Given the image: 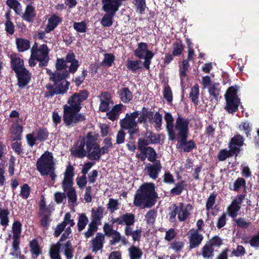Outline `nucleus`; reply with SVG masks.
Returning <instances> with one entry per match:
<instances>
[{"label": "nucleus", "mask_w": 259, "mask_h": 259, "mask_svg": "<svg viewBox=\"0 0 259 259\" xmlns=\"http://www.w3.org/2000/svg\"><path fill=\"white\" fill-rule=\"evenodd\" d=\"M138 12L142 13L146 9L145 0H136L135 4Z\"/></svg>", "instance_id": "obj_53"}, {"label": "nucleus", "mask_w": 259, "mask_h": 259, "mask_svg": "<svg viewBox=\"0 0 259 259\" xmlns=\"http://www.w3.org/2000/svg\"><path fill=\"white\" fill-rule=\"evenodd\" d=\"M114 59L115 57L113 55L108 53L105 54L101 65L104 67H110L113 63Z\"/></svg>", "instance_id": "obj_44"}, {"label": "nucleus", "mask_w": 259, "mask_h": 259, "mask_svg": "<svg viewBox=\"0 0 259 259\" xmlns=\"http://www.w3.org/2000/svg\"><path fill=\"white\" fill-rule=\"evenodd\" d=\"M64 254L67 259H71L72 258L71 245L69 242H67L65 245Z\"/></svg>", "instance_id": "obj_59"}, {"label": "nucleus", "mask_w": 259, "mask_h": 259, "mask_svg": "<svg viewBox=\"0 0 259 259\" xmlns=\"http://www.w3.org/2000/svg\"><path fill=\"white\" fill-rule=\"evenodd\" d=\"M238 90L237 86H232L227 90L225 95L226 100L225 108L230 113L236 112L240 103V100L237 94Z\"/></svg>", "instance_id": "obj_8"}, {"label": "nucleus", "mask_w": 259, "mask_h": 259, "mask_svg": "<svg viewBox=\"0 0 259 259\" xmlns=\"http://www.w3.org/2000/svg\"><path fill=\"white\" fill-rule=\"evenodd\" d=\"M36 169L41 176H48L52 181H55V162L52 153L46 151L37 159Z\"/></svg>", "instance_id": "obj_4"}, {"label": "nucleus", "mask_w": 259, "mask_h": 259, "mask_svg": "<svg viewBox=\"0 0 259 259\" xmlns=\"http://www.w3.org/2000/svg\"><path fill=\"white\" fill-rule=\"evenodd\" d=\"M36 139L40 141H44L47 139L48 137V133L45 130H39L36 135Z\"/></svg>", "instance_id": "obj_63"}, {"label": "nucleus", "mask_w": 259, "mask_h": 259, "mask_svg": "<svg viewBox=\"0 0 259 259\" xmlns=\"http://www.w3.org/2000/svg\"><path fill=\"white\" fill-rule=\"evenodd\" d=\"M187 138L188 136L185 138L184 137L179 138L177 146L178 148L183 149L185 152H190L194 148L195 144L191 140L187 142Z\"/></svg>", "instance_id": "obj_22"}, {"label": "nucleus", "mask_w": 259, "mask_h": 259, "mask_svg": "<svg viewBox=\"0 0 259 259\" xmlns=\"http://www.w3.org/2000/svg\"><path fill=\"white\" fill-rule=\"evenodd\" d=\"M243 138L240 135L234 136L229 144V148L233 154H238L240 151V147L243 145Z\"/></svg>", "instance_id": "obj_21"}, {"label": "nucleus", "mask_w": 259, "mask_h": 259, "mask_svg": "<svg viewBox=\"0 0 259 259\" xmlns=\"http://www.w3.org/2000/svg\"><path fill=\"white\" fill-rule=\"evenodd\" d=\"M156 197L154 184L146 183L137 190L135 195L134 204L142 208L150 207L155 204Z\"/></svg>", "instance_id": "obj_3"}, {"label": "nucleus", "mask_w": 259, "mask_h": 259, "mask_svg": "<svg viewBox=\"0 0 259 259\" xmlns=\"http://www.w3.org/2000/svg\"><path fill=\"white\" fill-rule=\"evenodd\" d=\"M188 120L184 118L179 116L176 121V126L175 127V132H178V138H186L188 136Z\"/></svg>", "instance_id": "obj_12"}, {"label": "nucleus", "mask_w": 259, "mask_h": 259, "mask_svg": "<svg viewBox=\"0 0 259 259\" xmlns=\"http://www.w3.org/2000/svg\"><path fill=\"white\" fill-rule=\"evenodd\" d=\"M102 3L105 12L115 14L121 5V0H102Z\"/></svg>", "instance_id": "obj_19"}, {"label": "nucleus", "mask_w": 259, "mask_h": 259, "mask_svg": "<svg viewBox=\"0 0 259 259\" xmlns=\"http://www.w3.org/2000/svg\"><path fill=\"white\" fill-rule=\"evenodd\" d=\"M138 121L139 123H143L145 124L148 119H150L152 116V113L150 111H148L144 107L142 110L138 112Z\"/></svg>", "instance_id": "obj_32"}, {"label": "nucleus", "mask_w": 259, "mask_h": 259, "mask_svg": "<svg viewBox=\"0 0 259 259\" xmlns=\"http://www.w3.org/2000/svg\"><path fill=\"white\" fill-rule=\"evenodd\" d=\"M30 193L29 187L27 184L23 185L21 187L20 195L22 198L26 199L29 196Z\"/></svg>", "instance_id": "obj_61"}, {"label": "nucleus", "mask_w": 259, "mask_h": 259, "mask_svg": "<svg viewBox=\"0 0 259 259\" xmlns=\"http://www.w3.org/2000/svg\"><path fill=\"white\" fill-rule=\"evenodd\" d=\"M164 98L168 102H171L172 100V93L169 87L164 88L163 92Z\"/></svg>", "instance_id": "obj_58"}, {"label": "nucleus", "mask_w": 259, "mask_h": 259, "mask_svg": "<svg viewBox=\"0 0 259 259\" xmlns=\"http://www.w3.org/2000/svg\"><path fill=\"white\" fill-rule=\"evenodd\" d=\"M19 244L20 241H13L12 248L10 250V255L16 258H18L21 254Z\"/></svg>", "instance_id": "obj_40"}, {"label": "nucleus", "mask_w": 259, "mask_h": 259, "mask_svg": "<svg viewBox=\"0 0 259 259\" xmlns=\"http://www.w3.org/2000/svg\"><path fill=\"white\" fill-rule=\"evenodd\" d=\"M74 176V168L69 164L67 166L64 172L62 187L68 198L69 202L72 204L75 203L77 200L76 191L73 187Z\"/></svg>", "instance_id": "obj_5"}, {"label": "nucleus", "mask_w": 259, "mask_h": 259, "mask_svg": "<svg viewBox=\"0 0 259 259\" xmlns=\"http://www.w3.org/2000/svg\"><path fill=\"white\" fill-rule=\"evenodd\" d=\"M250 245L256 249L259 248V233L253 236L249 240Z\"/></svg>", "instance_id": "obj_64"}, {"label": "nucleus", "mask_w": 259, "mask_h": 259, "mask_svg": "<svg viewBox=\"0 0 259 259\" xmlns=\"http://www.w3.org/2000/svg\"><path fill=\"white\" fill-rule=\"evenodd\" d=\"M134 55L139 59H144V66L147 69H149L151 60L153 57L154 54L148 50V45L146 43H139L137 48L134 51Z\"/></svg>", "instance_id": "obj_10"}, {"label": "nucleus", "mask_w": 259, "mask_h": 259, "mask_svg": "<svg viewBox=\"0 0 259 259\" xmlns=\"http://www.w3.org/2000/svg\"><path fill=\"white\" fill-rule=\"evenodd\" d=\"M156 212L153 209L149 210L145 215V220L147 223L153 224L155 221Z\"/></svg>", "instance_id": "obj_49"}, {"label": "nucleus", "mask_w": 259, "mask_h": 259, "mask_svg": "<svg viewBox=\"0 0 259 259\" xmlns=\"http://www.w3.org/2000/svg\"><path fill=\"white\" fill-rule=\"evenodd\" d=\"M73 28L78 32L82 33L85 31L86 24L84 22H75Z\"/></svg>", "instance_id": "obj_52"}, {"label": "nucleus", "mask_w": 259, "mask_h": 259, "mask_svg": "<svg viewBox=\"0 0 259 259\" xmlns=\"http://www.w3.org/2000/svg\"><path fill=\"white\" fill-rule=\"evenodd\" d=\"M17 48L20 52H24L29 48V41L23 38H17L16 39Z\"/></svg>", "instance_id": "obj_42"}, {"label": "nucleus", "mask_w": 259, "mask_h": 259, "mask_svg": "<svg viewBox=\"0 0 259 259\" xmlns=\"http://www.w3.org/2000/svg\"><path fill=\"white\" fill-rule=\"evenodd\" d=\"M19 16H21L24 20L28 22H32L35 16V9L31 5H27L24 12L23 13L22 11V14Z\"/></svg>", "instance_id": "obj_25"}, {"label": "nucleus", "mask_w": 259, "mask_h": 259, "mask_svg": "<svg viewBox=\"0 0 259 259\" xmlns=\"http://www.w3.org/2000/svg\"><path fill=\"white\" fill-rule=\"evenodd\" d=\"M174 50L172 55L178 56L181 54L184 49V47L181 42H176L174 44Z\"/></svg>", "instance_id": "obj_57"}, {"label": "nucleus", "mask_w": 259, "mask_h": 259, "mask_svg": "<svg viewBox=\"0 0 259 259\" xmlns=\"http://www.w3.org/2000/svg\"><path fill=\"white\" fill-rule=\"evenodd\" d=\"M183 189V184L182 183H178L176 185L175 187L170 190V193L175 195H179L181 193Z\"/></svg>", "instance_id": "obj_60"}, {"label": "nucleus", "mask_w": 259, "mask_h": 259, "mask_svg": "<svg viewBox=\"0 0 259 259\" xmlns=\"http://www.w3.org/2000/svg\"><path fill=\"white\" fill-rule=\"evenodd\" d=\"M7 5L13 9L18 15L22 14V7L20 3L17 0H7Z\"/></svg>", "instance_id": "obj_38"}, {"label": "nucleus", "mask_w": 259, "mask_h": 259, "mask_svg": "<svg viewBox=\"0 0 259 259\" xmlns=\"http://www.w3.org/2000/svg\"><path fill=\"white\" fill-rule=\"evenodd\" d=\"M100 105L99 110L102 112L106 111L110 105H113L110 95L107 93H103L99 97Z\"/></svg>", "instance_id": "obj_20"}, {"label": "nucleus", "mask_w": 259, "mask_h": 259, "mask_svg": "<svg viewBox=\"0 0 259 259\" xmlns=\"http://www.w3.org/2000/svg\"><path fill=\"white\" fill-rule=\"evenodd\" d=\"M104 154L101 148L98 145L92 147V150L89 151L88 154V157L89 159L92 160L99 159L101 156Z\"/></svg>", "instance_id": "obj_34"}, {"label": "nucleus", "mask_w": 259, "mask_h": 259, "mask_svg": "<svg viewBox=\"0 0 259 259\" xmlns=\"http://www.w3.org/2000/svg\"><path fill=\"white\" fill-rule=\"evenodd\" d=\"M199 94V87L196 84L192 88L190 93V98L195 104L197 103Z\"/></svg>", "instance_id": "obj_46"}, {"label": "nucleus", "mask_w": 259, "mask_h": 259, "mask_svg": "<svg viewBox=\"0 0 259 259\" xmlns=\"http://www.w3.org/2000/svg\"><path fill=\"white\" fill-rule=\"evenodd\" d=\"M61 21V18L57 16L53 15L51 16L48 20V23L45 29V31L47 33H49L54 30Z\"/></svg>", "instance_id": "obj_29"}, {"label": "nucleus", "mask_w": 259, "mask_h": 259, "mask_svg": "<svg viewBox=\"0 0 259 259\" xmlns=\"http://www.w3.org/2000/svg\"><path fill=\"white\" fill-rule=\"evenodd\" d=\"M119 96L121 101L124 103H128L133 99V94L127 88L121 89Z\"/></svg>", "instance_id": "obj_31"}, {"label": "nucleus", "mask_w": 259, "mask_h": 259, "mask_svg": "<svg viewBox=\"0 0 259 259\" xmlns=\"http://www.w3.org/2000/svg\"><path fill=\"white\" fill-rule=\"evenodd\" d=\"M22 126L18 124H14L12 125L10 129L11 138L13 140H20L22 133Z\"/></svg>", "instance_id": "obj_26"}, {"label": "nucleus", "mask_w": 259, "mask_h": 259, "mask_svg": "<svg viewBox=\"0 0 259 259\" xmlns=\"http://www.w3.org/2000/svg\"><path fill=\"white\" fill-rule=\"evenodd\" d=\"M189 66L187 60H184L180 68V75L181 78L184 77L186 75V71Z\"/></svg>", "instance_id": "obj_55"}, {"label": "nucleus", "mask_w": 259, "mask_h": 259, "mask_svg": "<svg viewBox=\"0 0 259 259\" xmlns=\"http://www.w3.org/2000/svg\"><path fill=\"white\" fill-rule=\"evenodd\" d=\"M9 211L6 209L0 208L1 224L2 226H7L9 223Z\"/></svg>", "instance_id": "obj_47"}, {"label": "nucleus", "mask_w": 259, "mask_h": 259, "mask_svg": "<svg viewBox=\"0 0 259 259\" xmlns=\"http://www.w3.org/2000/svg\"><path fill=\"white\" fill-rule=\"evenodd\" d=\"M88 96L87 92L82 91L69 98L68 104L64 106L63 120L66 125H74L85 119L83 115L77 113L81 108V103L87 99Z\"/></svg>", "instance_id": "obj_2"}, {"label": "nucleus", "mask_w": 259, "mask_h": 259, "mask_svg": "<svg viewBox=\"0 0 259 259\" xmlns=\"http://www.w3.org/2000/svg\"><path fill=\"white\" fill-rule=\"evenodd\" d=\"M208 93L210 96L214 99L217 103L219 100V95L220 93V84L217 82L212 83L208 88Z\"/></svg>", "instance_id": "obj_30"}, {"label": "nucleus", "mask_w": 259, "mask_h": 259, "mask_svg": "<svg viewBox=\"0 0 259 259\" xmlns=\"http://www.w3.org/2000/svg\"><path fill=\"white\" fill-rule=\"evenodd\" d=\"M233 154L231 151V149L230 150H227L226 149L222 150L218 155V158L220 161H224L226 160L228 157L231 156Z\"/></svg>", "instance_id": "obj_50"}, {"label": "nucleus", "mask_w": 259, "mask_h": 259, "mask_svg": "<svg viewBox=\"0 0 259 259\" xmlns=\"http://www.w3.org/2000/svg\"><path fill=\"white\" fill-rule=\"evenodd\" d=\"M56 71L51 73L48 71L50 77L54 83V88L51 96L54 94H64L68 89L69 83L65 78L69 75V72L76 71L78 67V61L75 59L73 54L67 55L66 59H58L56 63Z\"/></svg>", "instance_id": "obj_1"}, {"label": "nucleus", "mask_w": 259, "mask_h": 259, "mask_svg": "<svg viewBox=\"0 0 259 259\" xmlns=\"http://www.w3.org/2000/svg\"><path fill=\"white\" fill-rule=\"evenodd\" d=\"M213 249L210 245L207 243L203 247L202 249V254L205 259L211 258L213 256Z\"/></svg>", "instance_id": "obj_43"}, {"label": "nucleus", "mask_w": 259, "mask_h": 259, "mask_svg": "<svg viewBox=\"0 0 259 259\" xmlns=\"http://www.w3.org/2000/svg\"><path fill=\"white\" fill-rule=\"evenodd\" d=\"M60 247L61 244L59 242L51 246L49 254L51 259H61L59 253Z\"/></svg>", "instance_id": "obj_35"}, {"label": "nucleus", "mask_w": 259, "mask_h": 259, "mask_svg": "<svg viewBox=\"0 0 259 259\" xmlns=\"http://www.w3.org/2000/svg\"><path fill=\"white\" fill-rule=\"evenodd\" d=\"M11 60L13 69L17 75L19 85L21 88H23L29 82L30 74L24 68L22 59L11 57Z\"/></svg>", "instance_id": "obj_6"}, {"label": "nucleus", "mask_w": 259, "mask_h": 259, "mask_svg": "<svg viewBox=\"0 0 259 259\" xmlns=\"http://www.w3.org/2000/svg\"><path fill=\"white\" fill-rule=\"evenodd\" d=\"M104 146L101 148L102 153H107L110 149L112 148L113 146L111 141V139L106 138L104 140Z\"/></svg>", "instance_id": "obj_51"}, {"label": "nucleus", "mask_w": 259, "mask_h": 259, "mask_svg": "<svg viewBox=\"0 0 259 259\" xmlns=\"http://www.w3.org/2000/svg\"><path fill=\"white\" fill-rule=\"evenodd\" d=\"M135 222V217L132 213H126L117 218H111L110 223L112 224L125 225V227H131Z\"/></svg>", "instance_id": "obj_13"}, {"label": "nucleus", "mask_w": 259, "mask_h": 259, "mask_svg": "<svg viewBox=\"0 0 259 259\" xmlns=\"http://www.w3.org/2000/svg\"><path fill=\"white\" fill-rule=\"evenodd\" d=\"M31 250L32 253L37 256L40 254L39 248L35 241H33L30 243Z\"/></svg>", "instance_id": "obj_62"}, {"label": "nucleus", "mask_w": 259, "mask_h": 259, "mask_svg": "<svg viewBox=\"0 0 259 259\" xmlns=\"http://www.w3.org/2000/svg\"><path fill=\"white\" fill-rule=\"evenodd\" d=\"M118 205L119 203L117 200L110 198L109 199V202L107 205V207L110 212L113 213L115 210L118 209Z\"/></svg>", "instance_id": "obj_48"}, {"label": "nucleus", "mask_w": 259, "mask_h": 259, "mask_svg": "<svg viewBox=\"0 0 259 259\" xmlns=\"http://www.w3.org/2000/svg\"><path fill=\"white\" fill-rule=\"evenodd\" d=\"M110 236L112 237V240L110 241V243L112 245H115L118 243L121 239L120 234L116 230L113 231Z\"/></svg>", "instance_id": "obj_54"}, {"label": "nucleus", "mask_w": 259, "mask_h": 259, "mask_svg": "<svg viewBox=\"0 0 259 259\" xmlns=\"http://www.w3.org/2000/svg\"><path fill=\"white\" fill-rule=\"evenodd\" d=\"M88 223L89 219L85 213H81L78 214V219L77 226L79 231H81L84 230Z\"/></svg>", "instance_id": "obj_36"}, {"label": "nucleus", "mask_w": 259, "mask_h": 259, "mask_svg": "<svg viewBox=\"0 0 259 259\" xmlns=\"http://www.w3.org/2000/svg\"><path fill=\"white\" fill-rule=\"evenodd\" d=\"M188 235L190 248H194L198 246L203 239L202 235L199 233L197 230L194 229L190 230Z\"/></svg>", "instance_id": "obj_18"}, {"label": "nucleus", "mask_w": 259, "mask_h": 259, "mask_svg": "<svg viewBox=\"0 0 259 259\" xmlns=\"http://www.w3.org/2000/svg\"><path fill=\"white\" fill-rule=\"evenodd\" d=\"M128 250L131 259H140L142 255L141 250L134 246L130 247Z\"/></svg>", "instance_id": "obj_41"}, {"label": "nucleus", "mask_w": 259, "mask_h": 259, "mask_svg": "<svg viewBox=\"0 0 259 259\" xmlns=\"http://www.w3.org/2000/svg\"><path fill=\"white\" fill-rule=\"evenodd\" d=\"M244 197L240 195L234 199L231 204L228 206L227 211L229 215L234 218L237 217L238 212L241 208L240 205L242 203Z\"/></svg>", "instance_id": "obj_15"}, {"label": "nucleus", "mask_w": 259, "mask_h": 259, "mask_svg": "<svg viewBox=\"0 0 259 259\" xmlns=\"http://www.w3.org/2000/svg\"><path fill=\"white\" fill-rule=\"evenodd\" d=\"M32 56L39 61V66H46L49 61V49L46 45H42L37 48L35 44L31 50Z\"/></svg>", "instance_id": "obj_11"}, {"label": "nucleus", "mask_w": 259, "mask_h": 259, "mask_svg": "<svg viewBox=\"0 0 259 259\" xmlns=\"http://www.w3.org/2000/svg\"><path fill=\"white\" fill-rule=\"evenodd\" d=\"M104 237L101 234H98L95 238L92 240V251L96 252L101 249L103 247Z\"/></svg>", "instance_id": "obj_27"}, {"label": "nucleus", "mask_w": 259, "mask_h": 259, "mask_svg": "<svg viewBox=\"0 0 259 259\" xmlns=\"http://www.w3.org/2000/svg\"><path fill=\"white\" fill-rule=\"evenodd\" d=\"M170 209L171 211L169 213V215L171 222L175 221L176 215L180 222H183L186 220L190 215L193 207L190 204L180 203L178 205L175 204H172Z\"/></svg>", "instance_id": "obj_7"}, {"label": "nucleus", "mask_w": 259, "mask_h": 259, "mask_svg": "<svg viewBox=\"0 0 259 259\" xmlns=\"http://www.w3.org/2000/svg\"><path fill=\"white\" fill-rule=\"evenodd\" d=\"M232 253V255L236 256H241L246 253V250L243 246L238 245L236 249H234Z\"/></svg>", "instance_id": "obj_56"}, {"label": "nucleus", "mask_w": 259, "mask_h": 259, "mask_svg": "<svg viewBox=\"0 0 259 259\" xmlns=\"http://www.w3.org/2000/svg\"><path fill=\"white\" fill-rule=\"evenodd\" d=\"M148 143L144 140L140 139L138 141V148L146 155L147 159L150 161H154L156 157V154L154 149L150 147H145Z\"/></svg>", "instance_id": "obj_14"}, {"label": "nucleus", "mask_w": 259, "mask_h": 259, "mask_svg": "<svg viewBox=\"0 0 259 259\" xmlns=\"http://www.w3.org/2000/svg\"><path fill=\"white\" fill-rule=\"evenodd\" d=\"M138 116V111H135L131 113H127L125 117L120 120L121 127L127 130L131 136L138 134L139 132L138 122L135 120Z\"/></svg>", "instance_id": "obj_9"}, {"label": "nucleus", "mask_w": 259, "mask_h": 259, "mask_svg": "<svg viewBox=\"0 0 259 259\" xmlns=\"http://www.w3.org/2000/svg\"><path fill=\"white\" fill-rule=\"evenodd\" d=\"M115 14L107 13L102 18L101 23L104 27H109L113 24V18Z\"/></svg>", "instance_id": "obj_39"}, {"label": "nucleus", "mask_w": 259, "mask_h": 259, "mask_svg": "<svg viewBox=\"0 0 259 259\" xmlns=\"http://www.w3.org/2000/svg\"><path fill=\"white\" fill-rule=\"evenodd\" d=\"M164 120L166 122V130L169 139L171 141L175 140L177 135L175 132L174 118L171 114L169 113H166L164 116Z\"/></svg>", "instance_id": "obj_17"}, {"label": "nucleus", "mask_w": 259, "mask_h": 259, "mask_svg": "<svg viewBox=\"0 0 259 259\" xmlns=\"http://www.w3.org/2000/svg\"><path fill=\"white\" fill-rule=\"evenodd\" d=\"M91 151L89 149H87L85 143L81 140L79 144L76 147L73 148L71 150L72 154L78 157H83L85 156L87 153Z\"/></svg>", "instance_id": "obj_23"}, {"label": "nucleus", "mask_w": 259, "mask_h": 259, "mask_svg": "<svg viewBox=\"0 0 259 259\" xmlns=\"http://www.w3.org/2000/svg\"><path fill=\"white\" fill-rule=\"evenodd\" d=\"M98 136L95 133H90L85 138L82 139V141L85 143L86 147L89 149L90 151L92 150V147L97 146L96 141L98 139Z\"/></svg>", "instance_id": "obj_24"}, {"label": "nucleus", "mask_w": 259, "mask_h": 259, "mask_svg": "<svg viewBox=\"0 0 259 259\" xmlns=\"http://www.w3.org/2000/svg\"><path fill=\"white\" fill-rule=\"evenodd\" d=\"M161 165L160 161L156 160L153 164L147 163L146 164L145 170L147 175L152 179H156L161 169Z\"/></svg>", "instance_id": "obj_16"}, {"label": "nucleus", "mask_w": 259, "mask_h": 259, "mask_svg": "<svg viewBox=\"0 0 259 259\" xmlns=\"http://www.w3.org/2000/svg\"><path fill=\"white\" fill-rule=\"evenodd\" d=\"M97 225L93 222H90L89 224L87 231L84 232V235L86 238H89L93 236L95 232L97 230Z\"/></svg>", "instance_id": "obj_45"}, {"label": "nucleus", "mask_w": 259, "mask_h": 259, "mask_svg": "<svg viewBox=\"0 0 259 259\" xmlns=\"http://www.w3.org/2000/svg\"><path fill=\"white\" fill-rule=\"evenodd\" d=\"M140 60H132L128 59L126 66L127 68L132 72H136L141 68Z\"/></svg>", "instance_id": "obj_33"}, {"label": "nucleus", "mask_w": 259, "mask_h": 259, "mask_svg": "<svg viewBox=\"0 0 259 259\" xmlns=\"http://www.w3.org/2000/svg\"><path fill=\"white\" fill-rule=\"evenodd\" d=\"M22 232V225L19 221H15L12 225L13 241H20Z\"/></svg>", "instance_id": "obj_28"}, {"label": "nucleus", "mask_w": 259, "mask_h": 259, "mask_svg": "<svg viewBox=\"0 0 259 259\" xmlns=\"http://www.w3.org/2000/svg\"><path fill=\"white\" fill-rule=\"evenodd\" d=\"M104 208L102 207H99L96 210L92 211L93 219L91 222H93L98 225L101 219L103 218Z\"/></svg>", "instance_id": "obj_37"}]
</instances>
